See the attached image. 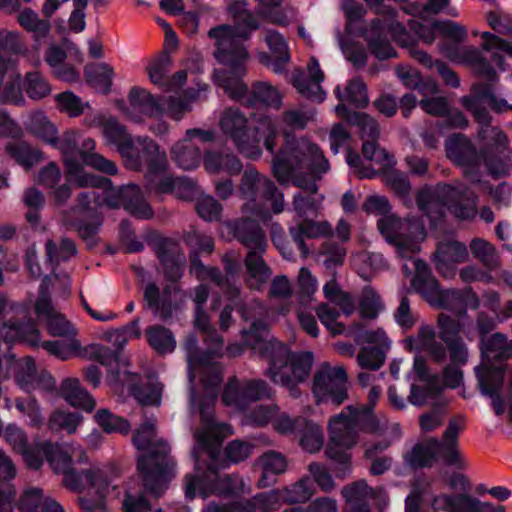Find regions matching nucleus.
Returning <instances> with one entry per match:
<instances>
[{
	"instance_id": "nucleus-1",
	"label": "nucleus",
	"mask_w": 512,
	"mask_h": 512,
	"mask_svg": "<svg viewBox=\"0 0 512 512\" xmlns=\"http://www.w3.org/2000/svg\"><path fill=\"white\" fill-rule=\"evenodd\" d=\"M329 169V162L319 147L304 138L288 144L273 159L272 172L277 181L282 185L292 181L300 189L292 201L295 222L318 216L324 196L318 193L316 181Z\"/></svg>"
},
{
	"instance_id": "nucleus-2",
	"label": "nucleus",
	"mask_w": 512,
	"mask_h": 512,
	"mask_svg": "<svg viewBox=\"0 0 512 512\" xmlns=\"http://www.w3.org/2000/svg\"><path fill=\"white\" fill-rule=\"evenodd\" d=\"M132 443L137 450L145 451L137 458V469L145 490L160 496L174 477L176 463L171 456L169 443L157 436L156 420L153 416L144 417L133 434Z\"/></svg>"
},
{
	"instance_id": "nucleus-3",
	"label": "nucleus",
	"mask_w": 512,
	"mask_h": 512,
	"mask_svg": "<svg viewBox=\"0 0 512 512\" xmlns=\"http://www.w3.org/2000/svg\"><path fill=\"white\" fill-rule=\"evenodd\" d=\"M254 350L268 362L264 374L273 383L285 387L291 397L298 398L301 394L298 384L304 382L311 372L313 353L292 354L288 346L275 338L254 346Z\"/></svg>"
},
{
	"instance_id": "nucleus-4",
	"label": "nucleus",
	"mask_w": 512,
	"mask_h": 512,
	"mask_svg": "<svg viewBox=\"0 0 512 512\" xmlns=\"http://www.w3.org/2000/svg\"><path fill=\"white\" fill-rule=\"evenodd\" d=\"M391 209L388 199L384 196H369L363 210L367 213L383 215L377 227L386 241L393 245L399 257H411L420 251V243L426 238L424 226L415 219H400L389 214Z\"/></svg>"
},
{
	"instance_id": "nucleus-5",
	"label": "nucleus",
	"mask_w": 512,
	"mask_h": 512,
	"mask_svg": "<svg viewBox=\"0 0 512 512\" xmlns=\"http://www.w3.org/2000/svg\"><path fill=\"white\" fill-rule=\"evenodd\" d=\"M218 126L225 138L229 139L239 153L247 158L256 159L261 155L259 135L264 136L265 148L274 153L278 131L269 117L261 118L259 126L252 129L247 116L239 108L227 107L219 116Z\"/></svg>"
},
{
	"instance_id": "nucleus-6",
	"label": "nucleus",
	"mask_w": 512,
	"mask_h": 512,
	"mask_svg": "<svg viewBox=\"0 0 512 512\" xmlns=\"http://www.w3.org/2000/svg\"><path fill=\"white\" fill-rule=\"evenodd\" d=\"M364 1L378 15L361 32L370 52L377 59L386 60L397 57V52L387 37V31L393 40L402 47H408L414 43L413 37L397 20L398 12L395 8L385 5L383 0Z\"/></svg>"
},
{
	"instance_id": "nucleus-7",
	"label": "nucleus",
	"mask_w": 512,
	"mask_h": 512,
	"mask_svg": "<svg viewBox=\"0 0 512 512\" xmlns=\"http://www.w3.org/2000/svg\"><path fill=\"white\" fill-rule=\"evenodd\" d=\"M198 368H200L201 382L206 396L199 405L202 427L196 431L194 437L199 448L206 450L210 457L214 458L222 440L232 435L233 429L230 425L216 422L213 418L217 389L223 379L221 367L217 364H209L205 358Z\"/></svg>"
},
{
	"instance_id": "nucleus-8",
	"label": "nucleus",
	"mask_w": 512,
	"mask_h": 512,
	"mask_svg": "<svg viewBox=\"0 0 512 512\" xmlns=\"http://www.w3.org/2000/svg\"><path fill=\"white\" fill-rule=\"evenodd\" d=\"M482 361L475 367L478 387L481 393L491 398L492 407L496 415H502L505 411V402L500 395L504 382V369L494 366L490 361L508 360L512 358V339L501 332H496L487 337H481Z\"/></svg>"
},
{
	"instance_id": "nucleus-9",
	"label": "nucleus",
	"mask_w": 512,
	"mask_h": 512,
	"mask_svg": "<svg viewBox=\"0 0 512 512\" xmlns=\"http://www.w3.org/2000/svg\"><path fill=\"white\" fill-rule=\"evenodd\" d=\"M463 107L470 111L479 125L478 139L484 144V155L492 175H505L512 168V153L505 133L491 125V115L482 102L475 98H461Z\"/></svg>"
},
{
	"instance_id": "nucleus-10",
	"label": "nucleus",
	"mask_w": 512,
	"mask_h": 512,
	"mask_svg": "<svg viewBox=\"0 0 512 512\" xmlns=\"http://www.w3.org/2000/svg\"><path fill=\"white\" fill-rule=\"evenodd\" d=\"M237 26L220 25L209 30L208 35L215 40V57L223 65L244 71L248 52L243 41L248 40L251 32L260 28V24L251 11L236 19Z\"/></svg>"
},
{
	"instance_id": "nucleus-11",
	"label": "nucleus",
	"mask_w": 512,
	"mask_h": 512,
	"mask_svg": "<svg viewBox=\"0 0 512 512\" xmlns=\"http://www.w3.org/2000/svg\"><path fill=\"white\" fill-rule=\"evenodd\" d=\"M196 460L194 473L187 474L184 478V491L187 498L193 499L196 491L204 498L212 493L238 494L249 493L250 485L238 474L219 475L217 470L209 465L206 471H201L198 465V451L193 450Z\"/></svg>"
},
{
	"instance_id": "nucleus-12",
	"label": "nucleus",
	"mask_w": 512,
	"mask_h": 512,
	"mask_svg": "<svg viewBox=\"0 0 512 512\" xmlns=\"http://www.w3.org/2000/svg\"><path fill=\"white\" fill-rule=\"evenodd\" d=\"M239 193L249 202L242 207L244 213H250L258 218L266 219L269 213L257 206L256 201L259 194L271 203V209L274 214H280L285 209L284 194L274 182L265 175L259 173L255 168L248 167L241 178L239 184Z\"/></svg>"
},
{
	"instance_id": "nucleus-13",
	"label": "nucleus",
	"mask_w": 512,
	"mask_h": 512,
	"mask_svg": "<svg viewBox=\"0 0 512 512\" xmlns=\"http://www.w3.org/2000/svg\"><path fill=\"white\" fill-rule=\"evenodd\" d=\"M46 461L56 473H62L63 483L66 487L74 491H82L88 487L96 486L102 478V472L99 469H88L81 473H77L71 468L72 455H69L58 444L51 442H43L41 447ZM78 454L79 461L85 457L81 449L73 451V456Z\"/></svg>"
},
{
	"instance_id": "nucleus-14",
	"label": "nucleus",
	"mask_w": 512,
	"mask_h": 512,
	"mask_svg": "<svg viewBox=\"0 0 512 512\" xmlns=\"http://www.w3.org/2000/svg\"><path fill=\"white\" fill-rule=\"evenodd\" d=\"M102 196L95 189L80 191L75 198V206L63 214L64 222L75 229L85 240L93 237L102 223L100 208Z\"/></svg>"
},
{
	"instance_id": "nucleus-15",
	"label": "nucleus",
	"mask_w": 512,
	"mask_h": 512,
	"mask_svg": "<svg viewBox=\"0 0 512 512\" xmlns=\"http://www.w3.org/2000/svg\"><path fill=\"white\" fill-rule=\"evenodd\" d=\"M230 74H224L220 79L219 85L230 96V98L245 102L248 106L265 105L279 108L281 105V97L278 91L266 82H257L248 92L247 85L240 79L245 74L237 72L235 68H230Z\"/></svg>"
},
{
	"instance_id": "nucleus-16",
	"label": "nucleus",
	"mask_w": 512,
	"mask_h": 512,
	"mask_svg": "<svg viewBox=\"0 0 512 512\" xmlns=\"http://www.w3.org/2000/svg\"><path fill=\"white\" fill-rule=\"evenodd\" d=\"M330 442L326 448V455L329 459L344 466L342 474L337 476L345 477L349 472L351 460L348 449L358 442V430L346 411L332 417L329 421Z\"/></svg>"
},
{
	"instance_id": "nucleus-17",
	"label": "nucleus",
	"mask_w": 512,
	"mask_h": 512,
	"mask_svg": "<svg viewBox=\"0 0 512 512\" xmlns=\"http://www.w3.org/2000/svg\"><path fill=\"white\" fill-rule=\"evenodd\" d=\"M347 380L344 366L322 363L315 373L312 387L317 402L342 404L348 398Z\"/></svg>"
},
{
	"instance_id": "nucleus-18",
	"label": "nucleus",
	"mask_w": 512,
	"mask_h": 512,
	"mask_svg": "<svg viewBox=\"0 0 512 512\" xmlns=\"http://www.w3.org/2000/svg\"><path fill=\"white\" fill-rule=\"evenodd\" d=\"M446 154L457 166L463 168L472 182H479V167L482 163L488 167L483 152L484 144L481 143L480 153H478L471 140L463 134H453L445 142ZM488 171L489 168H487ZM492 174L491 172H489Z\"/></svg>"
},
{
	"instance_id": "nucleus-19",
	"label": "nucleus",
	"mask_w": 512,
	"mask_h": 512,
	"mask_svg": "<svg viewBox=\"0 0 512 512\" xmlns=\"http://www.w3.org/2000/svg\"><path fill=\"white\" fill-rule=\"evenodd\" d=\"M145 308L161 321L170 320L185 302V295L177 285H166L160 290L154 282H148L143 289Z\"/></svg>"
},
{
	"instance_id": "nucleus-20",
	"label": "nucleus",
	"mask_w": 512,
	"mask_h": 512,
	"mask_svg": "<svg viewBox=\"0 0 512 512\" xmlns=\"http://www.w3.org/2000/svg\"><path fill=\"white\" fill-rule=\"evenodd\" d=\"M136 143L137 147L132 141L131 149H127L128 153L122 154L129 169L140 171L143 167H146L147 173L150 175L166 171L168 167L166 152L161 151L159 145L153 139L138 137Z\"/></svg>"
},
{
	"instance_id": "nucleus-21",
	"label": "nucleus",
	"mask_w": 512,
	"mask_h": 512,
	"mask_svg": "<svg viewBox=\"0 0 512 512\" xmlns=\"http://www.w3.org/2000/svg\"><path fill=\"white\" fill-rule=\"evenodd\" d=\"M457 198H459V188L448 184H438L435 187L426 185L419 189L415 196L418 209L434 226L445 217L449 201Z\"/></svg>"
},
{
	"instance_id": "nucleus-22",
	"label": "nucleus",
	"mask_w": 512,
	"mask_h": 512,
	"mask_svg": "<svg viewBox=\"0 0 512 512\" xmlns=\"http://www.w3.org/2000/svg\"><path fill=\"white\" fill-rule=\"evenodd\" d=\"M27 315L28 308L26 306L12 303L0 295V316L3 319L1 334L6 342H12L19 338L32 340L38 336V329L32 320L21 322L22 319H26Z\"/></svg>"
},
{
	"instance_id": "nucleus-23",
	"label": "nucleus",
	"mask_w": 512,
	"mask_h": 512,
	"mask_svg": "<svg viewBox=\"0 0 512 512\" xmlns=\"http://www.w3.org/2000/svg\"><path fill=\"white\" fill-rule=\"evenodd\" d=\"M273 390L263 379H249L239 381L232 379L226 385L222 402L239 410L246 409L252 402L270 399Z\"/></svg>"
},
{
	"instance_id": "nucleus-24",
	"label": "nucleus",
	"mask_w": 512,
	"mask_h": 512,
	"mask_svg": "<svg viewBox=\"0 0 512 512\" xmlns=\"http://www.w3.org/2000/svg\"><path fill=\"white\" fill-rule=\"evenodd\" d=\"M137 374L127 371L120 373L119 371L111 372L108 376L113 386H127L132 396L141 405L158 406L161 403L163 386L156 379L149 377L147 382L141 386L136 385Z\"/></svg>"
},
{
	"instance_id": "nucleus-25",
	"label": "nucleus",
	"mask_w": 512,
	"mask_h": 512,
	"mask_svg": "<svg viewBox=\"0 0 512 512\" xmlns=\"http://www.w3.org/2000/svg\"><path fill=\"white\" fill-rule=\"evenodd\" d=\"M468 250L465 244L448 239L438 243L435 251V268L444 278L456 275V265L467 261Z\"/></svg>"
},
{
	"instance_id": "nucleus-26",
	"label": "nucleus",
	"mask_w": 512,
	"mask_h": 512,
	"mask_svg": "<svg viewBox=\"0 0 512 512\" xmlns=\"http://www.w3.org/2000/svg\"><path fill=\"white\" fill-rule=\"evenodd\" d=\"M441 51L450 60L470 66L478 76L486 80L498 81L496 71L478 48L474 46L442 47Z\"/></svg>"
},
{
	"instance_id": "nucleus-27",
	"label": "nucleus",
	"mask_w": 512,
	"mask_h": 512,
	"mask_svg": "<svg viewBox=\"0 0 512 512\" xmlns=\"http://www.w3.org/2000/svg\"><path fill=\"white\" fill-rule=\"evenodd\" d=\"M459 318H453L445 313H441L437 318V325L439 337L447 349V355L449 354L450 358L463 362L468 348L460 336L463 324Z\"/></svg>"
},
{
	"instance_id": "nucleus-28",
	"label": "nucleus",
	"mask_w": 512,
	"mask_h": 512,
	"mask_svg": "<svg viewBox=\"0 0 512 512\" xmlns=\"http://www.w3.org/2000/svg\"><path fill=\"white\" fill-rule=\"evenodd\" d=\"M429 303L438 308L451 310L457 317L464 316L467 308L476 309L479 306L478 297L470 287L448 290L440 288Z\"/></svg>"
},
{
	"instance_id": "nucleus-29",
	"label": "nucleus",
	"mask_w": 512,
	"mask_h": 512,
	"mask_svg": "<svg viewBox=\"0 0 512 512\" xmlns=\"http://www.w3.org/2000/svg\"><path fill=\"white\" fill-rule=\"evenodd\" d=\"M323 80L324 73L320 69L319 62L312 57L307 64V74L303 72L295 74L292 84L303 97L322 102L326 98V93L321 86Z\"/></svg>"
},
{
	"instance_id": "nucleus-30",
	"label": "nucleus",
	"mask_w": 512,
	"mask_h": 512,
	"mask_svg": "<svg viewBox=\"0 0 512 512\" xmlns=\"http://www.w3.org/2000/svg\"><path fill=\"white\" fill-rule=\"evenodd\" d=\"M405 342L410 351L427 352L432 361L437 364L447 360V349L442 342L436 340V332L431 325H420L417 333L408 337Z\"/></svg>"
},
{
	"instance_id": "nucleus-31",
	"label": "nucleus",
	"mask_w": 512,
	"mask_h": 512,
	"mask_svg": "<svg viewBox=\"0 0 512 512\" xmlns=\"http://www.w3.org/2000/svg\"><path fill=\"white\" fill-rule=\"evenodd\" d=\"M128 100L132 111H127V117L133 122H143V117L137 113L150 118L164 115L165 108L160 102V97L153 96L146 89L133 87L129 92Z\"/></svg>"
},
{
	"instance_id": "nucleus-32",
	"label": "nucleus",
	"mask_w": 512,
	"mask_h": 512,
	"mask_svg": "<svg viewBox=\"0 0 512 512\" xmlns=\"http://www.w3.org/2000/svg\"><path fill=\"white\" fill-rule=\"evenodd\" d=\"M434 511L444 512H486L491 508L488 504L468 493L434 495L430 502Z\"/></svg>"
},
{
	"instance_id": "nucleus-33",
	"label": "nucleus",
	"mask_w": 512,
	"mask_h": 512,
	"mask_svg": "<svg viewBox=\"0 0 512 512\" xmlns=\"http://www.w3.org/2000/svg\"><path fill=\"white\" fill-rule=\"evenodd\" d=\"M238 311L244 321H251L250 329L248 331L245 329L242 330L247 345L251 346L254 350V346L270 341V339L266 338L268 334L266 323L258 319V317L262 316L264 313V308L259 301L252 300L249 303L240 304Z\"/></svg>"
},
{
	"instance_id": "nucleus-34",
	"label": "nucleus",
	"mask_w": 512,
	"mask_h": 512,
	"mask_svg": "<svg viewBox=\"0 0 512 512\" xmlns=\"http://www.w3.org/2000/svg\"><path fill=\"white\" fill-rule=\"evenodd\" d=\"M313 218L314 217H310L296 221L295 225L289 228V234L300 249L304 258L309 254L305 238L316 239L333 235L332 226L328 221H314Z\"/></svg>"
},
{
	"instance_id": "nucleus-35",
	"label": "nucleus",
	"mask_w": 512,
	"mask_h": 512,
	"mask_svg": "<svg viewBox=\"0 0 512 512\" xmlns=\"http://www.w3.org/2000/svg\"><path fill=\"white\" fill-rule=\"evenodd\" d=\"M157 256L164 267L165 276L171 281H177L182 276L185 263L179 243L170 238L160 240L157 244Z\"/></svg>"
},
{
	"instance_id": "nucleus-36",
	"label": "nucleus",
	"mask_w": 512,
	"mask_h": 512,
	"mask_svg": "<svg viewBox=\"0 0 512 512\" xmlns=\"http://www.w3.org/2000/svg\"><path fill=\"white\" fill-rule=\"evenodd\" d=\"M266 251H247L244 258L245 282L254 290H261L272 276V270L263 258Z\"/></svg>"
},
{
	"instance_id": "nucleus-37",
	"label": "nucleus",
	"mask_w": 512,
	"mask_h": 512,
	"mask_svg": "<svg viewBox=\"0 0 512 512\" xmlns=\"http://www.w3.org/2000/svg\"><path fill=\"white\" fill-rule=\"evenodd\" d=\"M463 428V417L459 416L450 419L443 433V441L440 446L441 455L445 463L450 466H456L457 468L465 467V462L457 448L458 436Z\"/></svg>"
},
{
	"instance_id": "nucleus-38",
	"label": "nucleus",
	"mask_w": 512,
	"mask_h": 512,
	"mask_svg": "<svg viewBox=\"0 0 512 512\" xmlns=\"http://www.w3.org/2000/svg\"><path fill=\"white\" fill-rule=\"evenodd\" d=\"M235 238L248 250L266 251L268 242L265 234L255 220L242 218L233 226Z\"/></svg>"
},
{
	"instance_id": "nucleus-39",
	"label": "nucleus",
	"mask_w": 512,
	"mask_h": 512,
	"mask_svg": "<svg viewBox=\"0 0 512 512\" xmlns=\"http://www.w3.org/2000/svg\"><path fill=\"white\" fill-rule=\"evenodd\" d=\"M413 254L411 257H404L405 259L412 260L415 268V275L412 279V287L415 291L421 294L428 302L437 295L440 285L437 279L433 276L429 266L426 262L420 259H415Z\"/></svg>"
},
{
	"instance_id": "nucleus-40",
	"label": "nucleus",
	"mask_w": 512,
	"mask_h": 512,
	"mask_svg": "<svg viewBox=\"0 0 512 512\" xmlns=\"http://www.w3.org/2000/svg\"><path fill=\"white\" fill-rule=\"evenodd\" d=\"M60 394L71 406L87 412H91L96 406L93 396L80 385L77 378L64 379L60 385Z\"/></svg>"
},
{
	"instance_id": "nucleus-41",
	"label": "nucleus",
	"mask_w": 512,
	"mask_h": 512,
	"mask_svg": "<svg viewBox=\"0 0 512 512\" xmlns=\"http://www.w3.org/2000/svg\"><path fill=\"white\" fill-rule=\"evenodd\" d=\"M440 446L441 442L436 438H429L426 441L417 443L405 455V462L412 468L430 467L440 452Z\"/></svg>"
},
{
	"instance_id": "nucleus-42",
	"label": "nucleus",
	"mask_w": 512,
	"mask_h": 512,
	"mask_svg": "<svg viewBox=\"0 0 512 512\" xmlns=\"http://www.w3.org/2000/svg\"><path fill=\"white\" fill-rule=\"evenodd\" d=\"M203 165L210 174L225 172L229 175H238L242 170L241 161L231 153L207 152L203 158Z\"/></svg>"
},
{
	"instance_id": "nucleus-43",
	"label": "nucleus",
	"mask_w": 512,
	"mask_h": 512,
	"mask_svg": "<svg viewBox=\"0 0 512 512\" xmlns=\"http://www.w3.org/2000/svg\"><path fill=\"white\" fill-rule=\"evenodd\" d=\"M258 464L262 469V476L258 481L260 487H267L274 482V477L285 472L287 461L283 454L276 451L263 453Z\"/></svg>"
},
{
	"instance_id": "nucleus-44",
	"label": "nucleus",
	"mask_w": 512,
	"mask_h": 512,
	"mask_svg": "<svg viewBox=\"0 0 512 512\" xmlns=\"http://www.w3.org/2000/svg\"><path fill=\"white\" fill-rule=\"evenodd\" d=\"M344 411L347 412L358 432L377 434L381 431L380 422L370 405H349Z\"/></svg>"
},
{
	"instance_id": "nucleus-45",
	"label": "nucleus",
	"mask_w": 512,
	"mask_h": 512,
	"mask_svg": "<svg viewBox=\"0 0 512 512\" xmlns=\"http://www.w3.org/2000/svg\"><path fill=\"white\" fill-rule=\"evenodd\" d=\"M99 121L107 142L117 146L121 155L123 153H128L127 149H131V143L133 140L127 133L126 128L114 117L103 116Z\"/></svg>"
},
{
	"instance_id": "nucleus-46",
	"label": "nucleus",
	"mask_w": 512,
	"mask_h": 512,
	"mask_svg": "<svg viewBox=\"0 0 512 512\" xmlns=\"http://www.w3.org/2000/svg\"><path fill=\"white\" fill-rule=\"evenodd\" d=\"M264 40L274 57L272 70L276 73H281L285 65L290 61L286 40L281 33L273 29L266 30Z\"/></svg>"
},
{
	"instance_id": "nucleus-47",
	"label": "nucleus",
	"mask_w": 512,
	"mask_h": 512,
	"mask_svg": "<svg viewBox=\"0 0 512 512\" xmlns=\"http://www.w3.org/2000/svg\"><path fill=\"white\" fill-rule=\"evenodd\" d=\"M66 172L78 188H106L111 184L110 179L85 171L79 160L76 162L68 161Z\"/></svg>"
},
{
	"instance_id": "nucleus-48",
	"label": "nucleus",
	"mask_w": 512,
	"mask_h": 512,
	"mask_svg": "<svg viewBox=\"0 0 512 512\" xmlns=\"http://www.w3.org/2000/svg\"><path fill=\"white\" fill-rule=\"evenodd\" d=\"M171 155L175 163L184 170L198 167L201 158L199 148L186 138L173 145Z\"/></svg>"
},
{
	"instance_id": "nucleus-49",
	"label": "nucleus",
	"mask_w": 512,
	"mask_h": 512,
	"mask_svg": "<svg viewBox=\"0 0 512 512\" xmlns=\"http://www.w3.org/2000/svg\"><path fill=\"white\" fill-rule=\"evenodd\" d=\"M24 126L28 132L38 137L45 143L54 142V134H57V128L52 124L43 111H33L29 113Z\"/></svg>"
},
{
	"instance_id": "nucleus-50",
	"label": "nucleus",
	"mask_w": 512,
	"mask_h": 512,
	"mask_svg": "<svg viewBox=\"0 0 512 512\" xmlns=\"http://www.w3.org/2000/svg\"><path fill=\"white\" fill-rule=\"evenodd\" d=\"M341 494L348 505V511L359 507H369L367 501L375 497L374 490L364 480L344 486Z\"/></svg>"
},
{
	"instance_id": "nucleus-51",
	"label": "nucleus",
	"mask_w": 512,
	"mask_h": 512,
	"mask_svg": "<svg viewBox=\"0 0 512 512\" xmlns=\"http://www.w3.org/2000/svg\"><path fill=\"white\" fill-rule=\"evenodd\" d=\"M126 201L124 209L132 216L140 219H150L154 212L149 203L145 200L141 189L135 184L126 185Z\"/></svg>"
},
{
	"instance_id": "nucleus-52",
	"label": "nucleus",
	"mask_w": 512,
	"mask_h": 512,
	"mask_svg": "<svg viewBox=\"0 0 512 512\" xmlns=\"http://www.w3.org/2000/svg\"><path fill=\"white\" fill-rule=\"evenodd\" d=\"M146 337L149 345L161 355L172 353L176 348L172 331L164 326H149L146 329Z\"/></svg>"
},
{
	"instance_id": "nucleus-53",
	"label": "nucleus",
	"mask_w": 512,
	"mask_h": 512,
	"mask_svg": "<svg viewBox=\"0 0 512 512\" xmlns=\"http://www.w3.org/2000/svg\"><path fill=\"white\" fill-rule=\"evenodd\" d=\"M5 149L18 164L26 169H30L43 160V153L24 141L9 143Z\"/></svg>"
},
{
	"instance_id": "nucleus-54",
	"label": "nucleus",
	"mask_w": 512,
	"mask_h": 512,
	"mask_svg": "<svg viewBox=\"0 0 512 512\" xmlns=\"http://www.w3.org/2000/svg\"><path fill=\"white\" fill-rule=\"evenodd\" d=\"M88 83L97 91L107 94L112 85L113 68L106 63H96L85 68Z\"/></svg>"
},
{
	"instance_id": "nucleus-55",
	"label": "nucleus",
	"mask_w": 512,
	"mask_h": 512,
	"mask_svg": "<svg viewBox=\"0 0 512 512\" xmlns=\"http://www.w3.org/2000/svg\"><path fill=\"white\" fill-rule=\"evenodd\" d=\"M79 138V131L67 130L61 135V137H58V133L54 134V142L48 143L61 152L65 167L68 166V161H78Z\"/></svg>"
},
{
	"instance_id": "nucleus-56",
	"label": "nucleus",
	"mask_w": 512,
	"mask_h": 512,
	"mask_svg": "<svg viewBox=\"0 0 512 512\" xmlns=\"http://www.w3.org/2000/svg\"><path fill=\"white\" fill-rule=\"evenodd\" d=\"M23 90L31 100L40 101L51 94L52 87L41 72L30 71L23 77Z\"/></svg>"
},
{
	"instance_id": "nucleus-57",
	"label": "nucleus",
	"mask_w": 512,
	"mask_h": 512,
	"mask_svg": "<svg viewBox=\"0 0 512 512\" xmlns=\"http://www.w3.org/2000/svg\"><path fill=\"white\" fill-rule=\"evenodd\" d=\"M442 391L443 386L439 383L438 376L433 375L423 387L412 385L408 400L414 406H424L429 400L439 396Z\"/></svg>"
},
{
	"instance_id": "nucleus-58",
	"label": "nucleus",
	"mask_w": 512,
	"mask_h": 512,
	"mask_svg": "<svg viewBox=\"0 0 512 512\" xmlns=\"http://www.w3.org/2000/svg\"><path fill=\"white\" fill-rule=\"evenodd\" d=\"M469 246L473 257L488 270H494L499 266L498 252L491 243L482 238H474Z\"/></svg>"
},
{
	"instance_id": "nucleus-59",
	"label": "nucleus",
	"mask_w": 512,
	"mask_h": 512,
	"mask_svg": "<svg viewBox=\"0 0 512 512\" xmlns=\"http://www.w3.org/2000/svg\"><path fill=\"white\" fill-rule=\"evenodd\" d=\"M280 492L271 490L269 492L259 493L241 504L245 512H267L277 509L280 506Z\"/></svg>"
},
{
	"instance_id": "nucleus-60",
	"label": "nucleus",
	"mask_w": 512,
	"mask_h": 512,
	"mask_svg": "<svg viewBox=\"0 0 512 512\" xmlns=\"http://www.w3.org/2000/svg\"><path fill=\"white\" fill-rule=\"evenodd\" d=\"M171 67V58L164 52L158 58L151 61L146 68L150 81L162 89L171 85L170 77L168 76Z\"/></svg>"
},
{
	"instance_id": "nucleus-61",
	"label": "nucleus",
	"mask_w": 512,
	"mask_h": 512,
	"mask_svg": "<svg viewBox=\"0 0 512 512\" xmlns=\"http://www.w3.org/2000/svg\"><path fill=\"white\" fill-rule=\"evenodd\" d=\"M18 23L27 31L32 32L35 39L44 38L50 32V23L40 19L38 14L30 8H25L17 16Z\"/></svg>"
},
{
	"instance_id": "nucleus-62",
	"label": "nucleus",
	"mask_w": 512,
	"mask_h": 512,
	"mask_svg": "<svg viewBox=\"0 0 512 512\" xmlns=\"http://www.w3.org/2000/svg\"><path fill=\"white\" fill-rule=\"evenodd\" d=\"M477 197L459 189V198L449 201L448 211L459 220H471L477 214Z\"/></svg>"
},
{
	"instance_id": "nucleus-63",
	"label": "nucleus",
	"mask_w": 512,
	"mask_h": 512,
	"mask_svg": "<svg viewBox=\"0 0 512 512\" xmlns=\"http://www.w3.org/2000/svg\"><path fill=\"white\" fill-rule=\"evenodd\" d=\"M384 309L379 294L371 287L363 288L359 299V313L361 318L373 320Z\"/></svg>"
},
{
	"instance_id": "nucleus-64",
	"label": "nucleus",
	"mask_w": 512,
	"mask_h": 512,
	"mask_svg": "<svg viewBox=\"0 0 512 512\" xmlns=\"http://www.w3.org/2000/svg\"><path fill=\"white\" fill-rule=\"evenodd\" d=\"M95 421L107 433L128 434L131 425L128 420L113 414L108 409H100L94 415Z\"/></svg>"
}]
</instances>
